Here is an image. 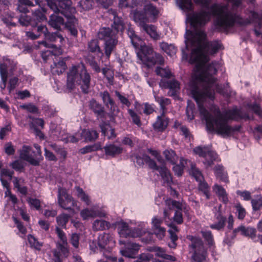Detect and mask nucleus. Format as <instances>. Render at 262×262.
<instances>
[{
    "mask_svg": "<svg viewBox=\"0 0 262 262\" xmlns=\"http://www.w3.org/2000/svg\"><path fill=\"white\" fill-rule=\"evenodd\" d=\"M185 38L186 48L189 46L193 47L189 61L196 65L192 76L193 81L190 84V91L198 105L201 117L205 120L208 130L223 137H229L239 129V127H232L228 123V120L238 117V111L228 110L221 113L218 107L214 106L209 112L202 105L208 99H214L215 89L222 93L213 77L217 72L219 64L214 62L206 66L205 63L209 60L208 55L216 53L222 48V45L218 41L206 42V34L202 30L194 32L187 30Z\"/></svg>",
    "mask_w": 262,
    "mask_h": 262,
    "instance_id": "nucleus-1",
    "label": "nucleus"
},
{
    "mask_svg": "<svg viewBox=\"0 0 262 262\" xmlns=\"http://www.w3.org/2000/svg\"><path fill=\"white\" fill-rule=\"evenodd\" d=\"M232 3V8L229 10L227 6L214 4L210 8L211 12L201 11L197 13L187 14V20L194 28L202 27L210 21L212 16H216V23L219 27L227 28L232 27L238 21V16L235 13V9L241 7V0H228Z\"/></svg>",
    "mask_w": 262,
    "mask_h": 262,
    "instance_id": "nucleus-2",
    "label": "nucleus"
},
{
    "mask_svg": "<svg viewBox=\"0 0 262 262\" xmlns=\"http://www.w3.org/2000/svg\"><path fill=\"white\" fill-rule=\"evenodd\" d=\"M48 6L55 13H60L67 19L65 23L66 27L74 36L77 35L78 31L76 28L77 20L74 14L76 11L74 7L72 6L71 0H46Z\"/></svg>",
    "mask_w": 262,
    "mask_h": 262,
    "instance_id": "nucleus-3",
    "label": "nucleus"
},
{
    "mask_svg": "<svg viewBox=\"0 0 262 262\" xmlns=\"http://www.w3.org/2000/svg\"><path fill=\"white\" fill-rule=\"evenodd\" d=\"M19 4L18 5L17 10L21 13L18 20L22 26H27L30 25L34 26L37 23L41 20H47L45 15V10L42 8L35 10L33 13L32 16L26 14L29 12L27 7L24 4L21 0H19Z\"/></svg>",
    "mask_w": 262,
    "mask_h": 262,
    "instance_id": "nucleus-4",
    "label": "nucleus"
},
{
    "mask_svg": "<svg viewBox=\"0 0 262 262\" xmlns=\"http://www.w3.org/2000/svg\"><path fill=\"white\" fill-rule=\"evenodd\" d=\"M187 239L190 241L189 245L190 253H192L191 258L194 262H203L206 260L207 251L202 240L198 237L188 236Z\"/></svg>",
    "mask_w": 262,
    "mask_h": 262,
    "instance_id": "nucleus-5",
    "label": "nucleus"
},
{
    "mask_svg": "<svg viewBox=\"0 0 262 262\" xmlns=\"http://www.w3.org/2000/svg\"><path fill=\"white\" fill-rule=\"evenodd\" d=\"M75 71L76 83L80 85L83 93H89L91 83V75L83 64L74 66L71 68Z\"/></svg>",
    "mask_w": 262,
    "mask_h": 262,
    "instance_id": "nucleus-6",
    "label": "nucleus"
},
{
    "mask_svg": "<svg viewBox=\"0 0 262 262\" xmlns=\"http://www.w3.org/2000/svg\"><path fill=\"white\" fill-rule=\"evenodd\" d=\"M165 205L167 208L164 210V217L165 219H169L170 213L169 210L176 209L177 210L172 218L173 221L178 224H182L183 219L181 211L184 207V204L171 199H167L165 201Z\"/></svg>",
    "mask_w": 262,
    "mask_h": 262,
    "instance_id": "nucleus-7",
    "label": "nucleus"
},
{
    "mask_svg": "<svg viewBox=\"0 0 262 262\" xmlns=\"http://www.w3.org/2000/svg\"><path fill=\"white\" fill-rule=\"evenodd\" d=\"M143 55L141 56L140 59L148 67L154 66L156 64L162 65L164 63L163 57L156 53L154 52L151 48L146 46L142 47Z\"/></svg>",
    "mask_w": 262,
    "mask_h": 262,
    "instance_id": "nucleus-8",
    "label": "nucleus"
},
{
    "mask_svg": "<svg viewBox=\"0 0 262 262\" xmlns=\"http://www.w3.org/2000/svg\"><path fill=\"white\" fill-rule=\"evenodd\" d=\"M113 31L110 28H100L98 32L97 36L99 39L105 41V53L109 57L112 51L115 47V39L113 38Z\"/></svg>",
    "mask_w": 262,
    "mask_h": 262,
    "instance_id": "nucleus-9",
    "label": "nucleus"
},
{
    "mask_svg": "<svg viewBox=\"0 0 262 262\" xmlns=\"http://www.w3.org/2000/svg\"><path fill=\"white\" fill-rule=\"evenodd\" d=\"M146 17L141 14H137L135 21L140 27L142 30L145 31L154 40H159L161 38V33L157 31V27L153 25H147L149 21H146Z\"/></svg>",
    "mask_w": 262,
    "mask_h": 262,
    "instance_id": "nucleus-10",
    "label": "nucleus"
},
{
    "mask_svg": "<svg viewBox=\"0 0 262 262\" xmlns=\"http://www.w3.org/2000/svg\"><path fill=\"white\" fill-rule=\"evenodd\" d=\"M193 150L195 154L205 158L203 163L206 168L212 166L213 162L217 159L216 153L211 150L208 146H199L195 147Z\"/></svg>",
    "mask_w": 262,
    "mask_h": 262,
    "instance_id": "nucleus-11",
    "label": "nucleus"
},
{
    "mask_svg": "<svg viewBox=\"0 0 262 262\" xmlns=\"http://www.w3.org/2000/svg\"><path fill=\"white\" fill-rule=\"evenodd\" d=\"M58 203L64 209L71 210L72 208L77 206L76 202L73 197L68 194L65 188L59 187L58 189Z\"/></svg>",
    "mask_w": 262,
    "mask_h": 262,
    "instance_id": "nucleus-12",
    "label": "nucleus"
},
{
    "mask_svg": "<svg viewBox=\"0 0 262 262\" xmlns=\"http://www.w3.org/2000/svg\"><path fill=\"white\" fill-rule=\"evenodd\" d=\"M159 11L158 9L150 2L146 1L144 6L143 12L135 11L134 14V19L136 21V17L137 14H141L144 17H146V21L150 22L156 21L158 16Z\"/></svg>",
    "mask_w": 262,
    "mask_h": 262,
    "instance_id": "nucleus-13",
    "label": "nucleus"
},
{
    "mask_svg": "<svg viewBox=\"0 0 262 262\" xmlns=\"http://www.w3.org/2000/svg\"><path fill=\"white\" fill-rule=\"evenodd\" d=\"M19 158L28 162L33 166L39 165V159L35 156V151L29 145H24L18 150Z\"/></svg>",
    "mask_w": 262,
    "mask_h": 262,
    "instance_id": "nucleus-14",
    "label": "nucleus"
},
{
    "mask_svg": "<svg viewBox=\"0 0 262 262\" xmlns=\"http://www.w3.org/2000/svg\"><path fill=\"white\" fill-rule=\"evenodd\" d=\"M113 241V237L109 233H103L98 237V245L100 251H103L104 256L111 261H115V257L109 250L106 249V246Z\"/></svg>",
    "mask_w": 262,
    "mask_h": 262,
    "instance_id": "nucleus-15",
    "label": "nucleus"
},
{
    "mask_svg": "<svg viewBox=\"0 0 262 262\" xmlns=\"http://www.w3.org/2000/svg\"><path fill=\"white\" fill-rule=\"evenodd\" d=\"M39 44L52 49V51L47 50L42 52L41 57L43 60L46 62L49 59L50 57H52L53 55L55 56H59L62 53V50L60 47H57L53 43H48L46 41H42L39 42Z\"/></svg>",
    "mask_w": 262,
    "mask_h": 262,
    "instance_id": "nucleus-16",
    "label": "nucleus"
},
{
    "mask_svg": "<svg viewBox=\"0 0 262 262\" xmlns=\"http://www.w3.org/2000/svg\"><path fill=\"white\" fill-rule=\"evenodd\" d=\"M160 86L162 89H169V95L174 96L180 90V83L176 80L166 81L161 80L159 83Z\"/></svg>",
    "mask_w": 262,
    "mask_h": 262,
    "instance_id": "nucleus-17",
    "label": "nucleus"
},
{
    "mask_svg": "<svg viewBox=\"0 0 262 262\" xmlns=\"http://www.w3.org/2000/svg\"><path fill=\"white\" fill-rule=\"evenodd\" d=\"M139 249L140 246L138 244L129 242L125 244V249L121 250L120 252L123 256L134 258Z\"/></svg>",
    "mask_w": 262,
    "mask_h": 262,
    "instance_id": "nucleus-18",
    "label": "nucleus"
},
{
    "mask_svg": "<svg viewBox=\"0 0 262 262\" xmlns=\"http://www.w3.org/2000/svg\"><path fill=\"white\" fill-rule=\"evenodd\" d=\"M136 163L139 166H143L144 163L148 164L149 167L154 170H159V166H157L155 161L151 159L148 156L143 154L142 156H135Z\"/></svg>",
    "mask_w": 262,
    "mask_h": 262,
    "instance_id": "nucleus-19",
    "label": "nucleus"
},
{
    "mask_svg": "<svg viewBox=\"0 0 262 262\" xmlns=\"http://www.w3.org/2000/svg\"><path fill=\"white\" fill-rule=\"evenodd\" d=\"M119 228L120 229L118 231V233L120 236L125 237L129 236L136 237L142 235L141 232H138L137 230H134L131 231L128 229V225L125 223L119 224Z\"/></svg>",
    "mask_w": 262,
    "mask_h": 262,
    "instance_id": "nucleus-20",
    "label": "nucleus"
},
{
    "mask_svg": "<svg viewBox=\"0 0 262 262\" xmlns=\"http://www.w3.org/2000/svg\"><path fill=\"white\" fill-rule=\"evenodd\" d=\"M89 106L98 118H103L105 112L102 105L95 99H92L89 103Z\"/></svg>",
    "mask_w": 262,
    "mask_h": 262,
    "instance_id": "nucleus-21",
    "label": "nucleus"
},
{
    "mask_svg": "<svg viewBox=\"0 0 262 262\" xmlns=\"http://www.w3.org/2000/svg\"><path fill=\"white\" fill-rule=\"evenodd\" d=\"M165 114V113H161V115L157 117L153 125L154 128L158 131L164 130L168 126L169 119L166 117Z\"/></svg>",
    "mask_w": 262,
    "mask_h": 262,
    "instance_id": "nucleus-22",
    "label": "nucleus"
},
{
    "mask_svg": "<svg viewBox=\"0 0 262 262\" xmlns=\"http://www.w3.org/2000/svg\"><path fill=\"white\" fill-rule=\"evenodd\" d=\"M213 191L218 196L220 200L225 204L228 203L229 201L228 194L226 190L222 186L215 184L213 187Z\"/></svg>",
    "mask_w": 262,
    "mask_h": 262,
    "instance_id": "nucleus-23",
    "label": "nucleus"
},
{
    "mask_svg": "<svg viewBox=\"0 0 262 262\" xmlns=\"http://www.w3.org/2000/svg\"><path fill=\"white\" fill-rule=\"evenodd\" d=\"M98 133L95 130L84 129L81 133V137L85 142H93L95 141L98 137Z\"/></svg>",
    "mask_w": 262,
    "mask_h": 262,
    "instance_id": "nucleus-24",
    "label": "nucleus"
},
{
    "mask_svg": "<svg viewBox=\"0 0 262 262\" xmlns=\"http://www.w3.org/2000/svg\"><path fill=\"white\" fill-rule=\"evenodd\" d=\"M48 23L52 27L59 30L64 25V21L62 17L53 14L51 15Z\"/></svg>",
    "mask_w": 262,
    "mask_h": 262,
    "instance_id": "nucleus-25",
    "label": "nucleus"
},
{
    "mask_svg": "<svg viewBox=\"0 0 262 262\" xmlns=\"http://www.w3.org/2000/svg\"><path fill=\"white\" fill-rule=\"evenodd\" d=\"M24 179L23 178L14 177L13 178V183L14 187L17 189V191L24 195H26L28 193V188L26 186H21V185L24 183Z\"/></svg>",
    "mask_w": 262,
    "mask_h": 262,
    "instance_id": "nucleus-26",
    "label": "nucleus"
},
{
    "mask_svg": "<svg viewBox=\"0 0 262 262\" xmlns=\"http://www.w3.org/2000/svg\"><path fill=\"white\" fill-rule=\"evenodd\" d=\"M155 98L156 101L160 105L161 113L166 114L167 110V106L171 103L170 100L164 97H159L157 96H155Z\"/></svg>",
    "mask_w": 262,
    "mask_h": 262,
    "instance_id": "nucleus-27",
    "label": "nucleus"
},
{
    "mask_svg": "<svg viewBox=\"0 0 262 262\" xmlns=\"http://www.w3.org/2000/svg\"><path fill=\"white\" fill-rule=\"evenodd\" d=\"M215 174L217 179H219L220 181L225 183L229 182L227 173L225 170L223 166L219 165L215 166L214 168Z\"/></svg>",
    "mask_w": 262,
    "mask_h": 262,
    "instance_id": "nucleus-28",
    "label": "nucleus"
},
{
    "mask_svg": "<svg viewBox=\"0 0 262 262\" xmlns=\"http://www.w3.org/2000/svg\"><path fill=\"white\" fill-rule=\"evenodd\" d=\"M100 95L102 98L103 103L105 106L111 110L114 111V102L113 99L111 97L107 91L101 92Z\"/></svg>",
    "mask_w": 262,
    "mask_h": 262,
    "instance_id": "nucleus-29",
    "label": "nucleus"
},
{
    "mask_svg": "<svg viewBox=\"0 0 262 262\" xmlns=\"http://www.w3.org/2000/svg\"><path fill=\"white\" fill-rule=\"evenodd\" d=\"M239 232L243 235L250 236L252 238L255 236V230L253 228H246L245 226H241L234 230V233Z\"/></svg>",
    "mask_w": 262,
    "mask_h": 262,
    "instance_id": "nucleus-30",
    "label": "nucleus"
},
{
    "mask_svg": "<svg viewBox=\"0 0 262 262\" xmlns=\"http://www.w3.org/2000/svg\"><path fill=\"white\" fill-rule=\"evenodd\" d=\"M160 174L164 181V183H166L167 185H170L172 182V177L169 171L164 166H162L160 167H159V170Z\"/></svg>",
    "mask_w": 262,
    "mask_h": 262,
    "instance_id": "nucleus-31",
    "label": "nucleus"
},
{
    "mask_svg": "<svg viewBox=\"0 0 262 262\" xmlns=\"http://www.w3.org/2000/svg\"><path fill=\"white\" fill-rule=\"evenodd\" d=\"M51 67L53 72H55L58 75H59L65 71L67 66L63 59H61L57 62H54L53 65H51Z\"/></svg>",
    "mask_w": 262,
    "mask_h": 262,
    "instance_id": "nucleus-32",
    "label": "nucleus"
},
{
    "mask_svg": "<svg viewBox=\"0 0 262 262\" xmlns=\"http://www.w3.org/2000/svg\"><path fill=\"white\" fill-rule=\"evenodd\" d=\"M127 34L130 38L132 44L136 48H138L139 47H142V40L135 34V32L133 29H129L128 30Z\"/></svg>",
    "mask_w": 262,
    "mask_h": 262,
    "instance_id": "nucleus-33",
    "label": "nucleus"
},
{
    "mask_svg": "<svg viewBox=\"0 0 262 262\" xmlns=\"http://www.w3.org/2000/svg\"><path fill=\"white\" fill-rule=\"evenodd\" d=\"M110 226L109 222L102 220H96L93 224V229L96 231L103 230Z\"/></svg>",
    "mask_w": 262,
    "mask_h": 262,
    "instance_id": "nucleus-34",
    "label": "nucleus"
},
{
    "mask_svg": "<svg viewBox=\"0 0 262 262\" xmlns=\"http://www.w3.org/2000/svg\"><path fill=\"white\" fill-rule=\"evenodd\" d=\"M45 39L50 42H59L62 43L63 40L62 36L59 32L50 33L48 31L45 36Z\"/></svg>",
    "mask_w": 262,
    "mask_h": 262,
    "instance_id": "nucleus-35",
    "label": "nucleus"
},
{
    "mask_svg": "<svg viewBox=\"0 0 262 262\" xmlns=\"http://www.w3.org/2000/svg\"><path fill=\"white\" fill-rule=\"evenodd\" d=\"M201 233L205 241L207 243L208 247L210 249H214V242L213 237L210 231L204 230L202 231Z\"/></svg>",
    "mask_w": 262,
    "mask_h": 262,
    "instance_id": "nucleus-36",
    "label": "nucleus"
},
{
    "mask_svg": "<svg viewBox=\"0 0 262 262\" xmlns=\"http://www.w3.org/2000/svg\"><path fill=\"white\" fill-rule=\"evenodd\" d=\"M160 48L163 51L170 56L175 55L177 52V49L173 45H168L165 42L160 43Z\"/></svg>",
    "mask_w": 262,
    "mask_h": 262,
    "instance_id": "nucleus-37",
    "label": "nucleus"
},
{
    "mask_svg": "<svg viewBox=\"0 0 262 262\" xmlns=\"http://www.w3.org/2000/svg\"><path fill=\"white\" fill-rule=\"evenodd\" d=\"M73 70L70 69L67 75V86L69 90H72L75 87L76 82L75 73Z\"/></svg>",
    "mask_w": 262,
    "mask_h": 262,
    "instance_id": "nucleus-38",
    "label": "nucleus"
},
{
    "mask_svg": "<svg viewBox=\"0 0 262 262\" xmlns=\"http://www.w3.org/2000/svg\"><path fill=\"white\" fill-rule=\"evenodd\" d=\"M155 72L157 75L162 77L170 78L172 76V73L168 67H157L155 70Z\"/></svg>",
    "mask_w": 262,
    "mask_h": 262,
    "instance_id": "nucleus-39",
    "label": "nucleus"
},
{
    "mask_svg": "<svg viewBox=\"0 0 262 262\" xmlns=\"http://www.w3.org/2000/svg\"><path fill=\"white\" fill-rule=\"evenodd\" d=\"M70 218V216L66 213H62L56 217V222L58 225V227H61L62 228H66V225L69 222Z\"/></svg>",
    "mask_w": 262,
    "mask_h": 262,
    "instance_id": "nucleus-40",
    "label": "nucleus"
},
{
    "mask_svg": "<svg viewBox=\"0 0 262 262\" xmlns=\"http://www.w3.org/2000/svg\"><path fill=\"white\" fill-rule=\"evenodd\" d=\"M176 3L181 9L185 11L192 10L193 4L191 0H176Z\"/></svg>",
    "mask_w": 262,
    "mask_h": 262,
    "instance_id": "nucleus-41",
    "label": "nucleus"
},
{
    "mask_svg": "<svg viewBox=\"0 0 262 262\" xmlns=\"http://www.w3.org/2000/svg\"><path fill=\"white\" fill-rule=\"evenodd\" d=\"M154 251L156 252V255L157 256L161 257L166 259L170 260L172 261L176 260V258L174 256L167 254L165 253V250L159 247H155Z\"/></svg>",
    "mask_w": 262,
    "mask_h": 262,
    "instance_id": "nucleus-42",
    "label": "nucleus"
},
{
    "mask_svg": "<svg viewBox=\"0 0 262 262\" xmlns=\"http://www.w3.org/2000/svg\"><path fill=\"white\" fill-rule=\"evenodd\" d=\"M163 155L168 161L172 164H175L178 159L175 152L171 149H166L163 151Z\"/></svg>",
    "mask_w": 262,
    "mask_h": 262,
    "instance_id": "nucleus-43",
    "label": "nucleus"
},
{
    "mask_svg": "<svg viewBox=\"0 0 262 262\" xmlns=\"http://www.w3.org/2000/svg\"><path fill=\"white\" fill-rule=\"evenodd\" d=\"M191 174L193 177L196 181L204 180V177L201 171L195 167L194 164L191 163L190 171Z\"/></svg>",
    "mask_w": 262,
    "mask_h": 262,
    "instance_id": "nucleus-44",
    "label": "nucleus"
},
{
    "mask_svg": "<svg viewBox=\"0 0 262 262\" xmlns=\"http://www.w3.org/2000/svg\"><path fill=\"white\" fill-rule=\"evenodd\" d=\"M100 143H96L93 145H87L81 148L79 150L81 154H85L92 151H97L101 149Z\"/></svg>",
    "mask_w": 262,
    "mask_h": 262,
    "instance_id": "nucleus-45",
    "label": "nucleus"
},
{
    "mask_svg": "<svg viewBox=\"0 0 262 262\" xmlns=\"http://www.w3.org/2000/svg\"><path fill=\"white\" fill-rule=\"evenodd\" d=\"M50 147L54 150L57 154L60 156L63 160L66 159L67 156V151L62 147L55 143H52L49 145Z\"/></svg>",
    "mask_w": 262,
    "mask_h": 262,
    "instance_id": "nucleus-46",
    "label": "nucleus"
},
{
    "mask_svg": "<svg viewBox=\"0 0 262 262\" xmlns=\"http://www.w3.org/2000/svg\"><path fill=\"white\" fill-rule=\"evenodd\" d=\"M45 20H41L37 23L36 25L34 26H32L34 31L36 32V34H39V37L43 34L45 36L46 33L48 32V29L46 25H39V23L44 21Z\"/></svg>",
    "mask_w": 262,
    "mask_h": 262,
    "instance_id": "nucleus-47",
    "label": "nucleus"
},
{
    "mask_svg": "<svg viewBox=\"0 0 262 262\" xmlns=\"http://www.w3.org/2000/svg\"><path fill=\"white\" fill-rule=\"evenodd\" d=\"M28 241L31 247L36 250H39L42 246V244L39 242L33 235L29 234L28 235Z\"/></svg>",
    "mask_w": 262,
    "mask_h": 262,
    "instance_id": "nucleus-48",
    "label": "nucleus"
},
{
    "mask_svg": "<svg viewBox=\"0 0 262 262\" xmlns=\"http://www.w3.org/2000/svg\"><path fill=\"white\" fill-rule=\"evenodd\" d=\"M57 138L60 141H63L65 143H77L79 140V138H76L75 136L68 135H62V136H59Z\"/></svg>",
    "mask_w": 262,
    "mask_h": 262,
    "instance_id": "nucleus-49",
    "label": "nucleus"
},
{
    "mask_svg": "<svg viewBox=\"0 0 262 262\" xmlns=\"http://www.w3.org/2000/svg\"><path fill=\"white\" fill-rule=\"evenodd\" d=\"M168 226L170 227V229L168 231L170 234V238L172 242H176L178 239V236L176 233L179 232V229L173 223H170L168 225Z\"/></svg>",
    "mask_w": 262,
    "mask_h": 262,
    "instance_id": "nucleus-50",
    "label": "nucleus"
},
{
    "mask_svg": "<svg viewBox=\"0 0 262 262\" xmlns=\"http://www.w3.org/2000/svg\"><path fill=\"white\" fill-rule=\"evenodd\" d=\"M216 218L218 220L217 223L211 224L210 227L212 229L220 230L224 227L226 219L220 214L217 215Z\"/></svg>",
    "mask_w": 262,
    "mask_h": 262,
    "instance_id": "nucleus-51",
    "label": "nucleus"
},
{
    "mask_svg": "<svg viewBox=\"0 0 262 262\" xmlns=\"http://www.w3.org/2000/svg\"><path fill=\"white\" fill-rule=\"evenodd\" d=\"M102 73L106 77L108 82L110 84H113L114 73L113 71L107 68H103L102 69Z\"/></svg>",
    "mask_w": 262,
    "mask_h": 262,
    "instance_id": "nucleus-52",
    "label": "nucleus"
},
{
    "mask_svg": "<svg viewBox=\"0 0 262 262\" xmlns=\"http://www.w3.org/2000/svg\"><path fill=\"white\" fill-rule=\"evenodd\" d=\"M10 166L15 171L21 172L24 169V165L22 161L16 160L10 164Z\"/></svg>",
    "mask_w": 262,
    "mask_h": 262,
    "instance_id": "nucleus-53",
    "label": "nucleus"
},
{
    "mask_svg": "<svg viewBox=\"0 0 262 262\" xmlns=\"http://www.w3.org/2000/svg\"><path fill=\"white\" fill-rule=\"evenodd\" d=\"M128 112L133 122L138 126H141V122L139 115L133 110L128 109Z\"/></svg>",
    "mask_w": 262,
    "mask_h": 262,
    "instance_id": "nucleus-54",
    "label": "nucleus"
},
{
    "mask_svg": "<svg viewBox=\"0 0 262 262\" xmlns=\"http://www.w3.org/2000/svg\"><path fill=\"white\" fill-rule=\"evenodd\" d=\"M187 103L188 105L186 108V113L187 117V119L189 121H191L194 118L193 109L194 108V105L189 101H188Z\"/></svg>",
    "mask_w": 262,
    "mask_h": 262,
    "instance_id": "nucleus-55",
    "label": "nucleus"
},
{
    "mask_svg": "<svg viewBox=\"0 0 262 262\" xmlns=\"http://www.w3.org/2000/svg\"><path fill=\"white\" fill-rule=\"evenodd\" d=\"M89 50L92 52H100V49L98 45V42L97 39L91 40L88 44Z\"/></svg>",
    "mask_w": 262,
    "mask_h": 262,
    "instance_id": "nucleus-56",
    "label": "nucleus"
},
{
    "mask_svg": "<svg viewBox=\"0 0 262 262\" xmlns=\"http://www.w3.org/2000/svg\"><path fill=\"white\" fill-rule=\"evenodd\" d=\"M93 208L91 209L85 208L80 212V215L83 220H87L90 217H94Z\"/></svg>",
    "mask_w": 262,
    "mask_h": 262,
    "instance_id": "nucleus-57",
    "label": "nucleus"
},
{
    "mask_svg": "<svg viewBox=\"0 0 262 262\" xmlns=\"http://www.w3.org/2000/svg\"><path fill=\"white\" fill-rule=\"evenodd\" d=\"M199 182V190L202 191L204 194L206 196L207 199H209V186L207 183L204 181V180Z\"/></svg>",
    "mask_w": 262,
    "mask_h": 262,
    "instance_id": "nucleus-58",
    "label": "nucleus"
},
{
    "mask_svg": "<svg viewBox=\"0 0 262 262\" xmlns=\"http://www.w3.org/2000/svg\"><path fill=\"white\" fill-rule=\"evenodd\" d=\"M27 201L31 208H33L36 210H39L40 209V201L39 200L35 198H29Z\"/></svg>",
    "mask_w": 262,
    "mask_h": 262,
    "instance_id": "nucleus-59",
    "label": "nucleus"
},
{
    "mask_svg": "<svg viewBox=\"0 0 262 262\" xmlns=\"http://www.w3.org/2000/svg\"><path fill=\"white\" fill-rule=\"evenodd\" d=\"M8 66L7 63H4L3 64H0V74L1 77V79L2 80H7L8 74H7V70H8Z\"/></svg>",
    "mask_w": 262,
    "mask_h": 262,
    "instance_id": "nucleus-60",
    "label": "nucleus"
},
{
    "mask_svg": "<svg viewBox=\"0 0 262 262\" xmlns=\"http://www.w3.org/2000/svg\"><path fill=\"white\" fill-rule=\"evenodd\" d=\"M116 96L117 97L118 100L123 105L129 107L130 103L128 98L124 95L116 91Z\"/></svg>",
    "mask_w": 262,
    "mask_h": 262,
    "instance_id": "nucleus-61",
    "label": "nucleus"
},
{
    "mask_svg": "<svg viewBox=\"0 0 262 262\" xmlns=\"http://www.w3.org/2000/svg\"><path fill=\"white\" fill-rule=\"evenodd\" d=\"M152 231L156 235L157 237L159 239H162L165 236L166 229L163 227L155 229L152 230Z\"/></svg>",
    "mask_w": 262,
    "mask_h": 262,
    "instance_id": "nucleus-62",
    "label": "nucleus"
},
{
    "mask_svg": "<svg viewBox=\"0 0 262 262\" xmlns=\"http://www.w3.org/2000/svg\"><path fill=\"white\" fill-rule=\"evenodd\" d=\"M4 149L5 152L8 155H13L15 151L14 146L11 142H7L5 144Z\"/></svg>",
    "mask_w": 262,
    "mask_h": 262,
    "instance_id": "nucleus-63",
    "label": "nucleus"
},
{
    "mask_svg": "<svg viewBox=\"0 0 262 262\" xmlns=\"http://www.w3.org/2000/svg\"><path fill=\"white\" fill-rule=\"evenodd\" d=\"M79 235L77 233H72L71 236L70 242L74 247L77 248L79 244Z\"/></svg>",
    "mask_w": 262,
    "mask_h": 262,
    "instance_id": "nucleus-64",
    "label": "nucleus"
}]
</instances>
